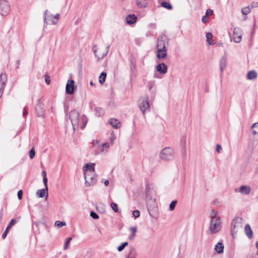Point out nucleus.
<instances>
[{
  "instance_id": "473e14b6",
  "label": "nucleus",
  "mask_w": 258,
  "mask_h": 258,
  "mask_svg": "<svg viewBox=\"0 0 258 258\" xmlns=\"http://www.w3.org/2000/svg\"><path fill=\"white\" fill-rule=\"evenodd\" d=\"M46 190L45 187L44 188L38 190L36 192V195L40 198H43L45 196Z\"/></svg>"
},
{
  "instance_id": "49530a36",
  "label": "nucleus",
  "mask_w": 258,
  "mask_h": 258,
  "mask_svg": "<svg viewBox=\"0 0 258 258\" xmlns=\"http://www.w3.org/2000/svg\"><path fill=\"white\" fill-rule=\"evenodd\" d=\"M133 215L135 217V218H139L140 216V212L139 210H134L133 212Z\"/></svg>"
},
{
  "instance_id": "aec40b11",
  "label": "nucleus",
  "mask_w": 258,
  "mask_h": 258,
  "mask_svg": "<svg viewBox=\"0 0 258 258\" xmlns=\"http://www.w3.org/2000/svg\"><path fill=\"white\" fill-rule=\"evenodd\" d=\"M244 232L249 239H251L253 237V232L249 224H246L244 227Z\"/></svg>"
},
{
  "instance_id": "c9c22d12",
  "label": "nucleus",
  "mask_w": 258,
  "mask_h": 258,
  "mask_svg": "<svg viewBox=\"0 0 258 258\" xmlns=\"http://www.w3.org/2000/svg\"><path fill=\"white\" fill-rule=\"evenodd\" d=\"M251 127L253 128L252 134L253 135H258V122L253 123Z\"/></svg>"
},
{
  "instance_id": "a211bd4d",
  "label": "nucleus",
  "mask_w": 258,
  "mask_h": 258,
  "mask_svg": "<svg viewBox=\"0 0 258 258\" xmlns=\"http://www.w3.org/2000/svg\"><path fill=\"white\" fill-rule=\"evenodd\" d=\"M109 124L114 128L117 129L121 126L120 122L115 118H110L109 120Z\"/></svg>"
},
{
  "instance_id": "680f3d73",
  "label": "nucleus",
  "mask_w": 258,
  "mask_h": 258,
  "mask_svg": "<svg viewBox=\"0 0 258 258\" xmlns=\"http://www.w3.org/2000/svg\"><path fill=\"white\" fill-rule=\"evenodd\" d=\"M45 82L47 84H49V83L50 82V80L49 77L47 76L46 77V78H45Z\"/></svg>"
},
{
  "instance_id": "3c124183",
  "label": "nucleus",
  "mask_w": 258,
  "mask_h": 258,
  "mask_svg": "<svg viewBox=\"0 0 258 258\" xmlns=\"http://www.w3.org/2000/svg\"><path fill=\"white\" fill-rule=\"evenodd\" d=\"M18 198L19 200L22 199L23 196V191L22 190H20L18 191Z\"/></svg>"
},
{
  "instance_id": "6e6552de",
  "label": "nucleus",
  "mask_w": 258,
  "mask_h": 258,
  "mask_svg": "<svg viewBox=\"0 0 258 258\" xmlns=\"http://www.w3.org/2000/svg\"><path fill=\"white\" fill-rule=\"evenodd\" d=\"M168 44V38L165 36H160L157 41V49H166V46Z\"/></svg>"
},
{
  "instance_id": "f3484780",
  "label": "nucleus",
  "mask_w": 258,
  "mask_h": 258,
  "mask_svg": "<svg viewBox=\"0 0 258 258\" xmlns=\"http://www.w3.org/2000/svg\"><path fill=\"white\" fill-rule=\"evenodd\" d=\"M138 253L134 247H130L125 258H136Z\"/></svg>"
},
{
  "instance_id": "39448f33",
  "label": "nucleus",
  "mask_w": 258,
  "mask_h": 258,
  "mask_svg": "<svg viewBox=\"0 0 258 258\" xmlns=\"http://www.w3.org/2000/svg\"><path fill=\"white\" fill-rule=\"evenodd\" d=\"M109 47L110 46L108 45L105 49H103L102 48H97L96 46H94L92 49L95 55L98 59H100L107 55L109 51Z\"/></svg>"
},
{
  "instance_id": "4c0bfd02",
  "label": "nucleus",
  "mask_w": 258,
  "mask_h": 258,
  "mask_svg": "<svg viewBox=\"0 0 258 258\" xmlns=\"http://www.w3.org/2000/svg\"><path fill=\"white\" fill-rule=\"evenodd\" d=\"M17 223V220L16 219H13L11 220L8 225L7 226L6 229L7 230H10L11 227Z\"/></svg>"
},
{
  "instance_id": "7ed1b4c3",
  "label": "nucleus",
  "mask_w": 258,
  "mask_h": 258,
  "mask_svg": "<svg viewBox=\"0 0 258 258\" xmlns=\"http://www.w3.org/2000/svg\"><path fill=\"white\" fill-rule=\"evenodd\" d=\"M174 157V152L173 149L169 147L164 148L160 153V158L163 160H171Z\"/></svg>"
},
{
  "instance_id": "9d476101",
  "label": "nucleus",
  "mask_w": 258,
  "mask_h": 258,
  "mask_svg": "<svg viewBox=\"0 0 258 258\" xmlns=\"http://www.w3.org/2000/svg\"><path fill=\"white\" fill-rule=\"evenodd\" d=\"M242 36V31L238 27H236L233 30V39L235 43H239L241 42Z\"/></svg>"
},
{
  "instance_id": "c03bdc74",
  "label": "nucleus",
  "mask_w": 258,
  "mask_h": 258,
  "mask_svg": "<svg viewBox=\"0 0 258 258\" xmlns=\"http://www.w3.org/2000/svg\"><path fill=\"white\" fill-rule=\"evenodd\" d=\"M35 155V150H34V148H33L31 150H30V151L29 152V156L30 158L31 159H33Z\"/></svg>"
},
{
  "instance_id": "e2e57ef3",
  "label": "nucleus",
  "mask_w": 258,
  "mask_h": 258,
  "mask_svg": "<svg viewBox=\"0 0 258 258\" xmlns=\"http://www.w3.org/2000/svg\"><path fill=\"white\" fill-rule=\"evenodd\" d=\"M59 17H60V14L59 13H57L53 16V18L56 19V20H58L59 18Z\"/></svg>"
},
{
  "instance_id": "a878e982",
  "label": "nucleus",
  "mask_w": 258,
  "mask_h": 258,
  "mask_svg": "<svg viewBox=\"0 0 258 258\" xmlns=\"http://www.w3.org/2000/svg\"><path fill=\"white\" fill-rule=\"evenodd\" d=\"M137 230V227H132L130 228V231H131V232L132 233L131 235H130L128 237V239L130 240H132L134 239V238L136 235Z\"/></svg>"
},
{
  "instance_id": "dca6fc26",
  "label": "nucleus",
  "mask_w": 258,
  "mask_h": 258,
  "mask_svg": "<svg viewBox=\"0 0 258 258\" xmlns=\"http://www.w3.org/2000/svg\"><path fill=\"white\" fill-rule=\"evenodd\" d=\"M156 70L161 74H164L167 71V66L164 63H160L156 67Z\"/></svg>"
},
{
  "instance_id": "393cba45",
  "label": "nucleus",
  "mask_w": 258,
  "mask_h": 258,
  "mask_svg": "<svg viewBox=\"0 0 258 258\" xmlns=\"http://www.w3.org/2000/svg\"><path fill=\"white\" fill-rule=\"evenodd\" d=\"M206 42L207 45H214V43L212 40L213 38V34L210 33L208 32L206 35Z\"/></svg>"
},
{
  "instance_id": "423d86ee",
  "label": "nucleus",
  "mask_w": 258,
  "mask_h": 258,
  "mask_svg": "<svg viewBox=\"0 0 258 258\" xmlns=\"http://www.w3.org/2000/svg\"><path fill=\"white\" fill-rule=\"evenodd\" d=\"M84 178L85 179V183L88 186L94 185L97 181L96 176L94 174V173H92L89 171L85 172Z\"/></svg>"
},
{
  "instance_id": "4d7b16f0",
  "label": "nucleus",
  "mask_w": 258,
  "mask_h": 258,
  "mask_svg": "<svg viewBox=\"0 0 258 258\" xmlns=\"http://www.w3.org/2000/svg\"><path fill=\"white\" fill-rule=\"evenodd\" d=\"M8 232H9V230H7V229H6L5 231L2 235V237L3 239H5L7 237Z\"/></svg>"
},
{
  "instance_id": "bf43d9fd",
  "label": "nucleus",
  "mask_w": 258,
  "mask_h": 258,
  "mask_svg": "<svg viewBox=\"0 0 258 258\" xmlns=\"http://www.w3.org/2000/svg\"><path fill=\"white\" fill-rule=\"evenodd\" d=\"M48 11L46 10L44 13V22L46 23V15L47 14Z\"/></svg>"
},
{
  "instance_id": "c85d7f7f",
  "label": "nucleus",
  "mask_w": 258,
  "mask_h": 258,
  "mask_svg": "<svg viewBox=\"0 0 258 258\" xmlns=\"http://www.w3.org/2000/svg\"><path fill=\"white\" fill-rule=\"evenodd\" d=\"M102 149L101 150V152L102 154H105L107 152L109 148V146L107 143H103L101 145Z\"/></svg>"
},
{
  "instance_id": "2f4dec72",
  "label": "nucleus",
  "mask_w": 258,
  "mask_h": 258,
  "mask_svg": "<svg viewBox=\"0 0 258 258\" xmlns=\"http://www.w3.org/2000/svg\"><path fill=\"white\" fill-rule=\"evenodd\" d=\"M106 73L105 72H102L99 77V81L101 84H103L106 79Z\"/></svg>"
},
{
  "instance_id": "58836bf2",
  "label": "nucleus",
  "mask_w": 258,
  "mask_h": 258,
  "mask_svg": "<svg viewBox=\"0 0 258 258\" xmlns=\"http://www.w3.org/2000/svg\"><path fill=\"white\" fill-rule=\"evenodd\" d=\"M250 11H251L249 7H246L243 8L241 9V12L244 15H246L248 14H249L250 12Z\"/></svg>"
},
{
  "instance_id": "a19ab883",
  "label": "nucleus",
  "mask_w": 258,
  "mask_h": 258,
  "mask_svg": "<svg viewBox=\"0 0 258 258\" xmlns=\"http://www.w3.org/2000/svg\"><path fill=\"white\" fill-rule=\"evenodd\" d=\"M180 146L183 148L184 152H185V148H186V140L184 138H182L180 140Z\"/></svg>"
},
{
  "instance_id": "5701e85b",
  "label": "nucleus",
  "mask_w": 258,
  "mask_h": 258,
  "mask_svg": "<svg viewBox=\"0 0 258 258\" xmlns=\"http://www.w3.org/2000/svg\"><path fill=\"white\" fill-rule=\"evenodd\" d=\"M85 169V172H90L92 173H94L95 170V164L94 163H91V164H85V166L84 167Z\"/></svg>"
},
{
  "instance_id": "603ef678",
  "label": "nucleus",
  "mask_w": 258,
  "mask_h": 258,
  "mask_svg": "<svg viewBox=\"0 0 258 258\" xmlns=\"http://www.w3.org/2000/svg\"><path fill=\"white\" fill-rule=\"evenodd\" d=\"M28 112V111L26 109V107H24V109H23V116L24 117H26V116L27 115Z\"/></svg>"
},
{
  "instance_id": "79ce46f5",
  "label": "nucleus",
  "mask_w": 258,
  "mask_h": 258,
  "mask_svg": "<svg viewBox=\"0 0 258 258\" xmlns=\"http://www.w3.org/2000/svg\"><path fill=\"white\" fill-rule=\"evenodd\" d=\"M71 240H72L71 237H69L66 239V241L63 245V249L64 250H66L68 248L69 244Z\"/></svg>"
},
{
  "instance_id": "7c9ffc66",
  "label": "nucleus",
  "mask_w": 258,
  "mask_h": 258,
  "mask_svg": "<svg viewBox=\"0 0 258 258\" xmlns=\"http://www.w3.org/2000/svg\"><path fill=\"white\" fill-rule=\"evenodd\" d=\"M137 4L140 8H144L146 6L147 1L146 0H137Z\"/></svg>"
},
{
  "instance_id": "a18cd8bd",
  "label": "nucleus",
  "mask_w": 258,
  "mask_h": 258,
  "mask_svg": "<svg viewBox=\"0 0 258 258\" xmlns=\"http://www.w3.org/2000/svg\"><path fill=\"white\" fill-rule=\"evenodd\" d=\"M66 223L64 222H61L59 221H56L55 222V225L57 226L58 227H61L63 226L66 225Z\"/></svg>"
},
{
  "instance_id": "69168bd1",
  "label": "nucleus",
  "mask_w": 258,
  "mask_h": 258,
  "mask_svg": "<svg viewBox=\"0 0 258 258\" xmlns=\"http://www.w3.org/2000/svg\"><path fill=\"white\" fill-rule=\"evenodd\" d=\"M104 183L105 186H107L108 185L109 182L108 180H105L104 182Z\"/></svg>"
},
{
  "instance_id": "ea45409f",
  "label": "nucleus",
  "mask_w": 258,
  "mask_h": 258,
  "mask_svg": "<svg viewBox=\"0 0 258 258\" xmlns=\"http://www.w3.org/2000/svg\"><path fill=\"white\" fill-rule=\"evenodd\" d=\"M110 206L113 211L115 213L118 212V207L117 204L115 203H112L110 204Z\"/></svg>"
},
{
  "instance_id": "37998d69",
  "label": "nucleus",
  "mask_w": 258,
  "mask_h": 258,
  "mask_svg": "<svg viewBox=\"0 0 258 258\" xmlns=\"http://www.w3.org/2000/svg\"><path fill=\"white\" fill-rule=\"evenodd\" d=\"M176 204H177L176 201H172L169 205V210L171 211H173L174 209Z\"/></svg>"
},
{
  "instance_id": "de8ad7c7",
  "label": "nucleus",
  "mask_w": 258,
  "mask_h": 258,
  "mask_svg": "<svg viewBox=\"0 0 258 258\" xmlns=\"http://www.w3.org/2000/svg\"><path fill=\"white\" fill-rule=\"evenodd\" d=\"M47 181L48 179L47 177H44V178H43V182L47 191H48V189L47 185Z\"/></svg>"
},
{
  "instance_id": "f704fd0d",
  "label": "nucleus",
  "mask_w": 258,
  "mask_h": 258,
  "mask_svg": "<svg viewBox=\"0 0 258 258\" xmlns=\"http://www.w3.org/2000/svg\"><path fill=\"white\" fill-rule=\"evenodd\" d=\"M211 219L216 220L218 218H220L217 216V211L215 210H213L210 214Z\"/></svg>"
},
{
  "instance_id": "412c9836",
  "label": "nucleus",
  "mask_w": 258,
  "mask_h": 258,
  "mask_svg": "<svg viewBox=\"0 0 258 258\" xmlns=\"http://www.w3.org/2000/svg\"><path fill=\"white\" fill-rule=\"evenodd\" d=\"M137 19V18L135 15H128L126 17V21L127 24L132 25L136 22Z\"/></svg>"
},
{
  "instance_id": "6ab92c4d",
  "label": "nucleus",
  "mask_w": 258,
  "mask_h": 258,
  "mask_svg": "<svg viewBox=\"0 0 258 258\" xmlns=\"http://www.w3.org/2000/svg\"><path fill=\"white\" fill-rule=\"evenodd\" d=\"M227 66V57L226 55L223 56L220 60V68L222 73L224 71Z\"/></svg>"
},
{
  "instance_id": "1a4fd4ad",
  "label": "nucleus",
  "mask_w": 258,
  "mask_h": 258,
  "mask_svg": "<svg viewBox=\"0 0 258 258\" xmlns=\"http://www.w3.org/2000/svg\"><path fill=\"white\" fill-rule=\"evenodd\" d=\"M10 11V5L6 1H1L0 2V13L2 15H7Z\"/></svg>"
},
{
  "instance_id": "f8f14e48",
  "label": "nucleus",
  "mask_w": 258,
  "mask_h": 258,
  "mask_svg": "<svg viewBox=\"0 0 258 258\" xmlns=\"http://www.w3.org/2000/svg\"><path fill=\"white\" fill-rule=\"evenodd\" d=\"M35 111L38 117H44V105L40 102V100H38V103L35 107Z\"/></svg>"
},
{
  "instance_id": "4be33fe9",
  "label": "nucleus",
  "mask_w": 258,
  "mask_h": 258,
  "mask_svg": "<svg viewBox=\"0 0 258 258\" xmlns=\"http://www.w3.org/2000/svg\"><path fill=\"white\" fill-rule=\"evenodd\" d=\"M157 57L159 59H163L167 56V50L166 49H157Z\"/></svg>"
},
{
  "instance_id": "8fccbe9b",
  "label": "nucleus",
  "mask_w": 258,
  "mask_h": 258,
  "mask_svg": "<svg viewBox=\"0 0 258 258\" xmlns=\"http://www.w3.org/2000/svg\"><path fill=\"white\" fill-rule=\"evenodd\" d=\"M213 14V11L211 9H208L206 11V16H208L212 15Z\"/></svg>"
},
{
  "instance_id": "f257e3e1",
  "label": "nucleus",
  "mask_w": 258,
  "mask_h": 258,
  "mask_svg": "<svg viewBox=\"0 0 258 258\" xmlns=\"http://www.w3.org/2000/svg\"><path fill=\"white\" fill-rule=\"evenodd\" d=\"M69 118L72 122L74 130H76L79 127L84 128L87 123L86 116L83 115L80 117V114L76 110H72L70 112Z\"/></svg>"
},
{
  "instance_id": "5fc2aeb1",
  "label": "nucleus",
  "mask_w": 258,
  "mask_h": 258,
  "mask_svg": "<svg viewBox=\"0 0 258 258\" xmlns=\"http://www.w3.org/2000/svg\"><path fill=\"white\" fill-rule=\"evenodd\" d=\"M222 150L221 146L219 144L216 146V151L218 153H220Z\"/></svg>"
},
{
  "instance_id": "c756f323",
  "label": "nucleus",
  "mask_w": 258,
  "mask_h": 258,
  "mask_svg": "<svg viewBox=\"0 0 258 258\" xmlns=\"http://www.w3.org/2000/svg\"><path fill=\"white\" fill-rule=\"evenodd\" d=\"M161 5L162 7L168 9V10H171L172 9V6L170 5V4L167 3L166 1H163L161 3Z\"/></svg>"
},
{
  "instance_id": "b1692460",
  "label": "nucleus",
  "mask_w": 258,
  "mask_h": 258,
  "mask_svg": "<svg viewBox=\"0 0 258 258\" xmlns=\"http://www.w3.org/2000/svg\"><path fill=\"white\" fill-rule=\"evenodd\" d=\"M224 245L222 242H218L215 246V250L218 253H222L224 251Z\"/></svg>"
},
{
  "instance_id": "0eeeda50",
  "label": "nucleus",
  "mask_w": 258,
  "mask_h": 258,
  "mask_svg": "<svg viewBox=\"0 0 258 258\" xmlns=\"http://www.w3.org/2000/svg\"><path fill=\"white\" fill-rule=\"evenodd\" d=\"M139 107L142 111L144 114L146 111L150 110V105L149 103L148 97L141 98L139 101Z\"/></svg>"
},
{
  "instance_id": "4468645a",
  "label": "nucleus",
  "mask_w": 258,
  "mask_h": 258,
  "mask_svg": "<svg viewBox=\"0 0 258 258\" xmlns=\"http://www.w3.org/2000/svg\"><path fill=\"white\" fill-rule=\"evenodd\" d=\"M74 83L75 82L73 80H68L66 86V92L67 94L71 95L74 92Z\"/></svg>"
},
{
  "instance_id": "0e129e2a",
  "label": "nucleus",
  "mask_w": 258,
  "mask_h": 258,
  "mask_svg": "<svg viewBox=\"0 0 258 258\" xmlns=\"http://www.w3.org/2000/svg\"><path fill=\"white\" fill-rule=\"evenodd\" d=\"M42 175L43 176V178H44V177H47L46 176V173L45 171H43L42 172Z\"/></svg>"
},
{
  "instance_id": "f03ea898",
  "label": "nucleus",
  "mask_w": 258,
  "mask_h": 258,
  "mask_svg": "<svg viewBox=\"0 0 258 258\" xmlns=\"http://www.w3.org/2000/svg\"><path fill=\"white\" fill-rule=\"evenodd\" d=\"M243 222V219L239 217H236L233 219L231 225V232L232 236L242 227Z\"/></svg>"
},
{
  "instance_id": "6e6d98bb",
  "label": "nucleus",
  "mask_w": 258,
  "mask_h": 258,
  "mask_svg": "<svg viewBox=\"0 0 258 258\" xmlns=\"http://www.w3.org/2000/svg\"><path fill=\"white\" fill-rule=\"evenodd\" d=\"M3 212H4V210L3 208H2L0 211V222L2 221V220L3 218V216H4Z\"/></svg>"
},
{
  "instance_id": "864d4df0",
  "label": "nucleus",
  "mask_w": 258,
  "mask_h": 258,
  "mask_svg": "<svg viewBox=\"0 0 258 258\" xmlns=\"http://www.w3.org/2000/svg\"><path fill=\"white\" fill-rule=\"evenodd\" d=\"M100 143V141L98 140H94L92 141V144L94 146H96L98 144H99Z\"/></svg>"
},
{
  "instance_id": "13d9d810",
  "label": "nucleus",
  "mask_w": 258,
  "mask_h": 258,
  "mask_svg": "<svg viewBox=\"0 0 258 258\" xmlns=\"http://www.w3.org/2000/svg\"><path fill=\"white\" fill-rule=\"evenodd\" d=\"M207 21H208V19H207V17H206V16H203V17H202V21L203 23H206V22H207Z\"/></svg>"
},
{
  "instance_id": "20e7f679",
  "label": "nucleus",
  "mask_w": 258,
  "mask_h": 258,
  "mask_svg": "<svg viewBox=\"0 0 258 258\" xmlns=\"http://www.w3.org/2000/svg\"><path fill=\"white\" fill-rule=\"evenodd\" d=\"M222 228V222L221 218L216 220L211 219L209 230L211 234H215L221 230Z\"/></svg>"
},
{
  "instance_id": "2eb2a0df",
  "label": "nucleus",
  "mask_w": 258,
  "mask_h": 258,
  "mask_svg": "<svg viewBox=\"0 0 258 258\" xmlns=\"http://www.w3.org/2000/svg\"><path fill=\"white\" fill-rule=\"evenodd\" d=\"M147 87L151 94L154 96L156 94V88L155 82L154 80L149 81L147 83Z\"/></svg>"
},
{
  "instance_id": "cd10ccee",
  "label": "nucleus",
  "mask_w": 258,
  "mask_h": 258,
  "mask_svg": "<svg viewBox=\"0 0 258 258\" xmlns=\"http://www.w3.org/2000/svg\"><path fill=\"white\" fill-rule=\"evenodd\" d=\"M94 111L95 112V114L98 116H101L103 115L104 112L103 109L99 107H96L95 108Z\"/></svg>"
},
{
  "instance_id": "052dcab7",
  "label": "nucleus",
  "mask_w": 258,
  "mask_h": 258,
  "mask_svg": "<svg viewBox=\"0 0 258 258\" xmlns=\"http://www.w3.org/2000/svg\"><path fill=\"white\" fill-rule=\"evenodd\" d=\"M252 7H258V2H253L251 4Z\"/></svg>"
},
{
  "instance_id": "e433bc0d",
  "label": "nucleus",
  "mask_w": 258,
  "mask_h": 258,
  "mask_svg": "<svg viewBox=\"0 0 258 258\" xmlns=\"http://www.w3.org/2000/svg\"><path fill=\"white\" fill-rule=\"evenodd\" d=\"M128 244L127 242H124L122 243H121L118 247H117V250L118 251H122L124 248L127 246Z\"/></svg>"
},
{
  "instance_id": "bb28decb",
  "label": "nucleus",
  "mask_w": 258,
  "mask_h": 258,
  "mask_svg": "<svg viewBox=\"0 0 258 258\" xmlns=\"http://www.w3.org/2000/svg\"><path fill=\"white\" fill-rule=\"evenodd\" d=\"M257 77V73L255 71H250L247 74V79L253 80Z\"/></svg>"
},
{
  "instance_id": "09e8293b",
  "label": "nucleus",
  "mask_w": 258,
  "mask_h": 258,
  "mask_svg": "<svg viewBox=\"0 0 258 258\" xmlns=\"http://www.w3.org/2000/svg\"><path fill=\"white\" fill-rule=\"evenodd\" d=\"M90 216L94 219H97L99 218V216L94 212L91 211L90 213Z\"/></svg>"
},
{
  "instance_id": "338daca9",
  "label": "nucleus",
  "mask_w": 258,
  "mask_h": 258,
  "mask_svg": "<svg viewBox=\"0 0 258 258\" xmlns=\"http://www.w3.org/2000/svg\"><path fill=\"white\" fill-rule=\"evenodd\" d=\"M51 23L53 25H55L57 24V21H55L54 20H51Z\"/></svg>"
},
{
  "instance_id": "72a5a7b5",
  "label": "nucleus",
  "mask_w": 258,
  "mask_h": 258,
  "mask_svg": "<svg viewBox=\"0 0 258 258\" xmlns=\"http://www.w3.org/2000/svg\"><path fill=\"white\" fill-rule=\"evenodd\" d=\"M147 207L149 211L152 208L154 209L156 207V203L154 200H151L150 202L147 203Z\"/></svg>"
},
{
  "instance_id": "9b49d317",
  "label": "nucleus",
  "mask_w": 258,
  "mask_h": 258,
  "mask_svg": "<svg viewBox=\"0 0 258 258\" xmlns=\"http://www.w3.org/2000/svg\"><path fill=\"white\" fill-rule=\"evenodd\" d=\"M7 81V75L6 74H1L0 75V98H1L3 94L4 89L6 85Z\"/></svg>"
},
{
  "instance_id": "774afa93",
  "label": "nucleus",
  "mask_w": 258,
  "mask_h": 258,
  "mask_svg": "<svg viewBox=\"0 0 258 258\" xmlns=\"http://www.w3.org/2000/svg\"><path fill=\"white\" fill-rule=\"evenodd\" d=\"M256 247L257 249V254H258V241L256 243Z\"/></svg>"
},
{
  "instance_id": "ddd939ff",
  "label": "nucleus",
  "mask_w": 258,
  "mask_h": 258,
  "mask_svg": "<svg viewBox=\"0 0 258 258\" xmlns=\"http://www.w3.org/2000/svg\"><path fill=\"white\" fill-rule=\"evenodd\" d=\"M251 187L248 185H241L234 189L235 192H240L243 195H248L250 193Z\"/></svg>"
}]
</instances>
